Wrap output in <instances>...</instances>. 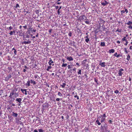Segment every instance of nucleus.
Returning <instances> with one entry per match:
<instances>
[{
	"label": "nucleus",
	"mask_w": 132,
	"mask_h": 132,
	"mask_svg": "<svg viewBox=\"0 0 132 132\" xmlns=\"http://www.w3.org/2000/svg\"><path fill=\"white\" fill-rule=\"evenodd\" d=\"M106 117V116L105 114L101 115L99 117V118L101 119V121H100L102 123L104 122L105 120V118Z\"/></svg>",
	"instance_id": "obj_1"
},
{
	"label": "nucleus",
	"mask_w": 132,
	"mask_h": 132,
	"mask_svg": "<svg viewBox=\"0 0 132 132\" xmlns=\"http://www.w3.org/2000/svg\"><path fill=\"white\" fill-rule=\"evenodd\" d=\"M126 24L129 25V26L127 27V28L129 29H132V22L130 21H129L128 22L126 23Z\"/></svg>",
	"instance_id": "obj_2"
},
{
	"label": "nucleus",
	"mask_w": 132,
	"mask_h": 132,
	"mask_svg": "<svg viewBox=\"0 0 132 132\" xmlns=\"http://www.w3.org/2000/svg\"><path fill=\"white\" fill-rule=\"evenodd\" d=\"M124 71V70L123 69L121 68L118 71V75L119 76H122Z\"/></svg>",
	"instance_id": "obj_3"
},
{
	"label": "nucleus",
	"mask_w": 132,
	"mask_h": 132,
	"mask_svg": "<svg viewBox=\"0 0 132 132\" xmlns=\"http://www.w3.org/2000/svg\"><path fill=\"white\" fill-rule=\"evenodd\" d=\"M79 19L80 21H83L84 19L86 20L87 19L86 17L84 15H82L80 16L78 18Z\"/></svg>",
	"instance_id": "obj_4"
},
{
	"label": "nucleus",
	"mask_w": 132,
	"mask_h": 132,
	"mask_svg": "<svg viewBox=\"0 0 132 132\" xmlns=\"http://www.w3.org/2000/svg\"><path fill=\"white\" fill-rule=\"evenodd\" d=\"M15 92H14V90H12L11 91V92L10 93V95L9 96V97H10L11 98H12L13 97V95H14V93Z\"/></svg>",
	"instance_id": "obj_5"
},
{
	"label": "nucleus",
	"mask_w": 132,
	"mask_h": 132,
	"mask_svg": "<svg viewBox=\"0 0 132 132\" xmlns=\"http://www.w3.org/2000/svg\"><path fill=\"white\" fill-rule=\"evenodd\" d=\"M109 3V2H106L105 1H104V2L101 3V4L103 6H105L106 5L108 4Z\"/></svg>",
	"instance_id": "obj_6"
},
{
	"label": "nucleus",
	"mask_w": 132,
	"mask_h": 132,
	"mask_svg": "<svg viewBox=\"0 0 132 132\" xmlns=\"http://www.w3.org/2000/svg\"><path fill=\"white\" fill-rule=\"evenodd\" d=\"M104 127L105 129V132H109V131L108 130V127L106 125V126L105 125L104 126Z\"/></svg>",
	"instance_id": "obj_7"
},
{
	"label": "nucleus",
	"mask_w": 132,
	"mask_h": 132,
	"mask_svg": "<svg viewBox=\"0 0 132 132\" xmlns=\"http://www.w3.org/2000/svg\"><path fill=\"white\" fill-rule=\"evenodd\" d=\"M105 64V62H103L102 63H99V65L101 66V67H105L106 66Z\"/></svg>",
	"instance_id": "obj_8"
},
{
	"label": "nucleus",
	"mask_w": 132,
	"mask_h": 132,
	"mask_svg": "<svg viewBox=\"0 0 132 132\" xmlns=\"http://www.w3.org/2000/svg\"><path fill=\"white\" fill-rule=\"evenodd\" d=\"M67 59L69 61H72L73 60V59L71 56L69 57H67Z\"/></svg>",
	"instance_id": "obj_9"
},
{
	"label": "nucleus",
	"mask_w": 132,
	"mask_h": 132,
	"mask_svg": "<svg viewBox=\"0 0 132 132\" xmlns=\"http://www.w3.org/2000/svg\"><path fill=\"white\" fill-rule=\"evenodd\" d=\"M23 93H24V94L25 95H27V94L26 91V89H21L20 90Z\"/></svg>",
	"instance_id": "obj_10"
},
{
	"label": "nucleus",
	"mask_w": 132,
	"mask_h": 132,
	"mask_svg": "<svg viewBox=\"0 0 132 132\" xmlns=\"http://www.w3.org/2000/svg\"><path fill=\"white\" fill-rule=\"evenodd\" d=\"M54 63V62L53 61H52V60L51 58H50V60L48 62V63L49 64L51 65H52V63Z\"/></svg>",
	"instance_id": "obj_11"
},
{
	"label": "nucleus",
	"mask_w": 132,
	"mask_h": 132,
	"mask_svg": "<svg viewBox=\"0 0 132 132\" xmlns=\"http://www.w3.org/2000/svg\"><path fill=\"white\" fill-rule=\"evenodd\" d=\"M31 43V42L30 41H23L22 43L23 44H30Z\"/></svg>",
	"instance_id": "obj_12"
},
{
	"label": "nucleus",
	"mask_w": 132,
	"mask_h": 132,
	"mask_svg": "<svg viewBox=\"0 0 132 132\" xmlns=\"http://www.w3.org/2000/svg\"><path fill=\"white\" fill-rule=\"evenodd\" d=\"M12 115L13 116L15 117H17L18 116V114L17 113H14V112H13L12 113Z\"/></svg>",
	"instance_id": "obj_13"
},
{
	"label": "nucleus",
	"mask_w": 132,
	"mask_h": 132,
	"mask_svg": "<svg viewBox=\"0 0 132 132\" xmlns=\"http://www.w3.org/2000/svg\"><path fill=\"white\" fill-rule=\"evenodd\" d=\"M114 51V50L113 49H112L109 50V52L110 53H113Z\"/></svg>",
	"instance_id": "obj_14"
},
{
	"label": "nucleus",
	"mask_w": 132,
	"mask_h": 132,
	"mask_svg": "<svg viewBox=\"0 0 132 132\" xmlns=\"http://www.w3.org/2000/svg\"><path fill=\"white\" fill-rule=\"evenodd\" d=\"M16 101L18 102L19 103H21L22 101V99L20 98H17L16 99Z\"/></svg>",
	"instance_id": "obj_15"
},
{
	"label": "nucleus",
	"mask_w": 132,
	"mask_h": 132,
	"mask_svg": "<svg viewBox=\"0 0 132 132\" xmlns=\"http://www.w3.org/2000/svg\"><path fill=\"white\" fill-rule=\"evenodd\" d=\"M96 124H97L98 125H101V123H100L98 119L96 121Z\"/></svg>",
	"instance_id": "obj_16"
},
{
	"label": "nucleus",
	"mask_w": 132,
	"mask_h": 132,
	"mask_svg": "<svg viewBox=\"0 0 132 132\" xmlns=\"http://www.w3.org/2000/svg\"><path fill=\"white\" fill-rule=\"evenodd\" d=\"M14 97H16L17 96H19V95L18 93H17L15 92L14 93Z\"/></svg>",
	"instance_id": "obj_17"
},
{
	"label": "nucleus",
	"mask_w": 132,
	"mask_h": 132,
	"mask_svg": "<svg viewBox=\"0 0 132 132\" xmlns=\"http://www.w3.org/2000/svg\"><path fill=\"white\" fill-rule=\"evenodd\" d=\"M65 85L66 84L64 83L62 84V85H61V86L63 88H64Z\"/></svg>",
	"instance_id": "obj_18"
},
{
	"label": "nucleus",
	"mask_w": 132,
	"mask_h": 132,
	"mask_svg": "<svg viewBox=\"0 0 132 132\" xmlns=\"http://www.w3.org/2000/svg\"><path fill=\"white\" fill-rule=\"evenodd\" d=\"M52 67L50 65L48 66V67L46 69V70L47 71H49L50 70V69H51Z\"/></svg>",
	"instance_id": "obj_19"
},
{
	"label": "nucleus",
	"mask_w": 132,
	"mask_h": 132,
	"mask_svg": "<svg viewBox=\"0 0 132 132\" xmlns=\"http://www.w3.org/2000/svg\"><path fill=\"white\" fill-rule=\"evenodd\" d=\"M100 45H101V46H105V43L104 42H101Z\"/></svg>",
	"instance_id": "obj_20"
},
{
	"label": "nucleus",
	"mask_w": 132,
	"mask_h": 132,
	"mask_svg": "<svg viewBox=\"0 0 132 132\" xmlns=\"http://www.w3.org/2000/svg\"><path fill=\"white\" fill-rule=\"evenodd\" d=\"M30 81L29 80H28L27 81V83L26 84V85L29 86L30 85Z\"/></svg>",
	"instance_id": "obj_21"
},
{
	"label": "nucleus",
	"mask_w": 132,
	"mask_h": 132,
	"mask_svg": "<svg viewBox=\"0 0 132 132\" xmlns=\"http://www.w3.org/2000/svg\"><path fill=\"white\" fill-rule=\"evenodd\" d=\"M130 56L129 54H128L127 56V57L126 59L128 61H129V60H130Z\"/></svg>",
	"instance_id": "obj_22"
},
{
	"label": "nucleus",
	"mask_w": 132,
	"mask_h": 132,
	"mask_svg": "<svg viewBox=\"0 0 132 132\" xmlns=\"http://www.w3.org/2000/svg\"><path fill=\"white\" fill-rule=\"evenodd\" d=\"M67 65V63H63L62 65V67H65Z\"/></svg>",
	"instance_id": "obj_23"
},
{
	"label": "nucleus",
	"mask_w": 132,
	"mask_h": 132,
	"mask_svg": "<svg viewBox=\"0 0 132 132\" xmlns=\"http://www.w3.org/2000/svg\"><path fill=\"white\" fill-rule=\"evenodd\" d=\"M85 42L87 43H88L89 41V38H86L85 40Z\"/></svg>",
	"instance_id": "obj_24"
},
{
	"label": "nucleus",
	"mask_w": 132,
	"mask_h": 132,
	"mask_svg": "<svg viewBox=\"0 0 132 132\" xmlns=\"http://www.w3.org/2000/svg\"><path fill=\"white\" fill-rule=\"evenodd\" d=\"M81 69L79 70L78 72V74L81 75Z\"/></svg>",
	"instance_id": "obj_25"
},
{
	"label": "nucleus",
	"mask_w": 132,
	"mask_h": 132,
	"mask_svg": "<svg viewBox=\"0 0 132 132\" xmlns=\"http://www.w3.org/2000/svg\"><path fill=\"white\" fill-rule=\"evenodd\" d=\"M16 8L17 9H19L20 6L18 4H17L16 6Z\"/></svg>",
	"instance_id": "obj_26"
},
{
	"label": "nucleus",
	"mask_w": 132,
	"mask_h": 132,
	"mask_svg": "<svg viewBox=\"0 0 132 132\" xmlns=\"http://www.w3.org/2000/svg\"><path fill=\"white\" fill-rule=\"evenodd\" d=\"M38 131L39 132H44V130L41 129H39Z\"/></svg>",
	"instance_id": "obj_27"
},
{
	"label": "nucleus",
	"mask_w": 132,
	"mask_h": 132,
	"mask_svg": "<svg viewBox=\"0 0 132 132\" xmlns=\"http://www.w3.org/2000/svg\"><path fill=\"white\" fill-rule=\"evenodd\" d=\"M94 81L97 84H98V82H97L98 80L97 79H96L95 78H94Z\"/></svg>",
	"instance_id": "obj_28"
},
{
	"label": "nucleus",
	"mask_w": 132,
	"mask_h": 132,
	"mask_svg": "<svg viewBox=\"0 0 132 132\" xmlns=\"http://www.w3.org/2000/svg\"><path fill=\"white\" fill-rule=\"evenodd\" d=\"M122 40L123 41L127 40L126 39V37H124L122 39Z\"/></svg>",
	"instance_id": "obj_29"
},
{
	"label": "nucleus",
	"mask_w": 132,
	"mask_h": 132,
	"mask_svg": "<svg viewBox=\"0 0 132 132\" xmlns=\"http://www.w3.org/2000/svg\"><path fill=\"white\" fill-rule=\"evenodd\" d=\"M68 35L70 36V37H71V36H72V33L71 32H69V33L68 34Z\"/></svg>",
	"instance_id": "obj_30"
},
{
	"label": "nucleus",
	"mask_w": 132,
	"mask_h": 132,
	"mask_svg": "<svg viewBox=\"0 0 132 132\" xmlns=\"http://www.w3.org/2000/svg\"><path fill=\"white\" fill-rule=\"evenodd\" d=\"M7 77L9 79L10 78H11V75H9L8 76H7Z\"/></svg>",
	"instance_id": "obj_31"
},
{
	"label": "nucleus",
	"mask_w": 132,
	"mask_h": 132,
	"mask_svg": "<svg viewBox=\"0 0 132 132\" xmlns=\"http://www.w3.org/2000/svg\"><path fill=\"white\" fill-rule=\"evenodd\" d=\"M108 122L110 123L111 124H112V121L111 120H109V121H108Z\"/></svg>",
	"instance_id": "obj_32"
},
{
	"label": "nucleus",
	"mask_w": 132,
	"mask_h": 132,
	"mask_svg": "<svg viewBox=\"0 0 132 132\" xmlns=\"http://www.w3.org/2000/svg\"><path fill=\"white\" fill-rule=\"evenodd\" d=\"M62 100V98H61V99H60L59 98H56V101H60V100Z\"/></svg>",
	"instance_id": "obj_33"
},
{
	"label": "nucleus",
	"mask_w": 132,
	"mask_h": 132,
	"mask_svg": "<svg viewBox=\"0 0 132 132\" xmlns=\"http://www.w3.org/2000/svg\"><path fill=\"white\" fill-rule=\"evenodd\" d=\"M125 11L124 10H122V11H121V14H123V13H125Z\"/></svg>",
	"instance_id": "obj_34"
},
{
	"label": "nucleus",
	"mask_w": 132,
	"mask_h": 132,
	"mask_svg": "<svg viewBox=\"0 0 132 132\" xmlns=\"http://www.w3.org/2000/svg\"><path fill=\"white\" fill-rule=\"evenodd\" d=\"M74 97L75 98H77V100H79V97L78 96H77V95H76L74 96Z\"/></svg>",
	"instance_id": "obj_35"
},
{
	"label": "nucleus",
	"mask_w": 132,
	"mask_h": 132,
	"mask_svg": "<svg viewBox=\"0 0 132 132\" xmlns=\"http://www.w3.org/2000/svg\"><path fill=\"white\" fill-rule=\"evenodd\" d=\"M58 95L59 96H61L62 95V94H61V93L60 92H58Z\"/></svg>",
	"instance_id": "obj_36"
},
{
	"label": "nucleus",
	"mask_w": 132,
	"mask_h": 132,
	"mask_svg": "<svg viewBox=\"0 0 132 132\" xmlns=\"http://www.w3.org/2000/svg\"><path fill=\"white\" fill-rule=\"evenodd\" d=\"M85 22L87 24H90L89 22L88 21H85Z\"/></svg>",
	"instance_id": "obj_37"
},
{
	"label": "nucleus",
	"mask_w": 132,
	"mask_h": 132,
	"mask_svg": "<svg viewBox=\"0 0 132 132\" xmlns=\"http://www.w3.org/2000/svg\"><path fill=\"white\" fill-rule=\"evenodd\" d=\"M119 91L118 90H116L114 91V93L117 94L119 93Z\"/></svg>",
	"instance_id": "obj_38"
},
{
	"label": "nucleus",
	"mask_w": 132,
	"mask_h": 132,
	"mask_svg": "<svg viewBox=\"0 0 132 132\" xmlns=\"http://www.w3.org/2000/svg\"><path fill=\"white\" fill-rule=\"evenodd\" d=\"M9 34L10 35H12L13 34V32H12V31H11Z\"/></svg>",
	"instance_id": "obj_39"
},
{
	"label": "nucleus",
	"mask_w": 132,
	"mask_h": 132,
	"mask_svg": "<svg viewBox=\"0 0 132 132\" xmlns=\"http://www.w3.org/2000/svg\"><path fill=\"white\" fill-rule=\"evenodd\" d=\"M125 12H126V13H128V11L127 10V9H125Z\"/></svg>",
	"instance_id": "obj_40"
},
{
	"label": "nucleus",
	"mask_w": 132,
	"mask_h": 132,
	"mask_svg": "<svg viewBox=\"0 0 132 132\" xmlns=\"http://www.w3.org/2000/svg\"><path fill=\"white\" fill-rule=\"evenodd\" d=\"M117 52L116 53L114 54L113 55L117 57Z\"/></svg>",
	"instance_id": "obj_41"
},
{
	"label": "nucleus",
	"mask_w": 132,
	"mask_h": 132,
	"mask_svg": "<svg viewBox=\"0 0 132 132\" xmlns=\"http://www.w3.org/2000/svg\"><path fill=\"white\" fill-rule=\"evenodd\" d=\"M14 54L15 55L16 54L17 51L16 50L14 51Z\"/></svg>",
	"instance_id": "obj_42"
},
{
	"label": "nucleus",
	"mask_w": 132,
	"mask_h": 132,
	"mask_svg": "<svg viewBox=\"0 0 132 132\" xmlns=\"http://www.w3.org/2000/svg\"><path fill=\"white\" fill-rule=\"evenodd\" d=\"M121 56V55L120 54H118V55H117V57H118L120 56Z\"/></svg>",
	"instance_id": "obj_43"
},
{
	"label": "nucleus",
	"mask_w": 132,
	"mask_h": 132,
	"mask_svg": "<svg viewBox=\"0 0 132 132\" xmlns=\"http://www.w3.org/2000/svg\"><path fill=\"white\" fill-rule=\"evenodd\" d=\"M9 28L10 30H11L13 29V28L11 26H10Z\"/></svg>",
	"instance_id": "obj_44"
},
{
	"label": "nucleus",
	"mask_w": 132,
	"mask_h": 132,
	"mask_svg": "<svg viewBox=\"0 0 132 132\" xmlns=\"http://www.w3.org/2000/svg\"><path fill=\"white\" fill-rule=\"evenodd\" d=\"M2 110L0 111V116H1V115L2 114Z\"/></svg>",
	"instance_id": "obj_45"
},
{
	"label": "nucleus",
	"mask_w": 132,
	"mask_h": 132,
	"mask_svg": "<svg viewBox=\"0 0 132 132\" xmlns=\"http://www.w3.org/2000/svg\"><path fill=\"white\" fill-rule=\"evenodd\" d=\"M36 78H37L38 76L37 75H35L34 76Z\"/></svg>",
	"instance_id": "obj_46"
},
{
	"label": "nucleus",
	"mask_w": 132,
	"mask_h": 132,
	"mask_svg": "<svg viewBox=\"0 0 132 132\" xmlns=\"http://www.w3.org/2000/svg\"><path fill=\"white\" fill-rule=\"evenodd\" d=\"M68 69H70L71 68V66L70 65H68Z\"/></svg>",
	"instance_id": "obj_47"
},
{
	"label": "nucleus",
	"mask_w": 132,
	"mask_h": 132,
	"mask_svg": "<svg viewBox=\"0 0 132 132\" xmlns=\"http://www.w3.org/2000/svg\"><path fill=\"white\" fill-rule=\"evenodd\" d=\"M23 27L25 29H26L27 28V25H26L25 26H23Z\"/></svg>",
	"instance_id": "obj_48"
},
{
	"label": "nucleus",
	"mask_w": 132,
	"mask_h": 132,
	"mask_svg": "<svg viewBox=\"0 0 132 132\" xmlns=\"http://www.w3.org/2000/svg\"><path fill=\"white\" fill-rule=\"evenodd\" d=\"M60 10H58L57 11V14L59 15L60 14Z\"/></svg>",
	"instance_id": "obj_49"
},
{
	"label": "nucleus",
	"mask_w": 132,
	"mask_h": 132,
	"mask_svg": "<svg viewBox=\"0 0 132 132\" xmlns=\"http://www.w3.org/2000/svg\"><path fill=\"white\" fill-rule=\"evenodd\" d=\"M5 80H6L7 81L9 79L7 77V76L5 77Z\"/></svg>",
	"instance_id": "obj_50"
},
{
	"label": "nucleus",
	"mask_w": 132,
	"mask_h": 132,
	"mask_svg": "<svg viewBox=\"0 0 132 132\" xmlns=\"http://www.w3.org/2000/svg\"><path fill=\"white\" fill-rule=\"evenodd\" d=\"M34 81V80H33L32 79H31L30 80V82H31V83L32 84L33 82Z\"/></svg>",
	"instance_id": "obj_51"
},
{
	"label": "nucleus",
	"mask_w": 132,
	"mask_h": 132,
	"mask_svg": "<svg viewBox=\"0 0 132 132\" xmlns=\"http://www.w3.org/2000/svg\"><path fill=\"white\" fill-rule=\"evenodd\" d=\"M126 43L125 44V45H127L128 43V42L127 40L126 41Z\"/></svg>",
	"instance_id": "obj_52"
},
{
	"label": "nucleus",
	"mask_w": 132,
	"mask_h": 132,
	"mask_svg": "<svg viewBox=\"0 0 132 132\" xmlns=\"http://www.w3.org/2000/svg\"><path fill=\"white\" fill-rule=\"evenodd\" d=\"M33 84L34 85H35L36 84V81H34L33 83Z\"/></svg>",
	"instance_id": "obj_53"
},
{
	"label": "nucleus",
	"mask_w": 132,
	"mask_h": 132,
	"mask_svg": "<svg viewBox=\"0 0 132 132\" xmlns=\"http://www.w3.org/2000/svg\"><path fill=\"white\" fill-rule=\"evenodd\" d=\"M24 68L26 69H28V68L25 65L24 66Z\"/></svg>",
	"instance_id": "obj_54"
},
{
	"label": "nucleus",
	"mask_w": 132,
	"mask_h": 132,
	"mask_svg": "<svg viewBox=\"0 0 132 132\" xmlns=\"http://www.w3.org/2000/svg\"><path fill=\"white\" fill-rule=\"evenodd\" d=\"M52 29H50L49 30V33H51V32H52Z\"/></svg>",
	"instance_id": "obj_55"
},
{
	"label": "nucleus",
	"mask_w": 132,
	"mask_h": 132,
	"mask_svg": "<svg viewBox=\"0 0 132 132\" xmlns=\"http://www.w3.org/2000/svg\"><path fill=\"white\" fill-rule=\"evenodd\" d=\"M84 129L86 131H88V128H85Z\"/></svg>",
	"instance_id": "obj_56"
},
{
	"label": "nucleus",
	"mask_w": 132,
	"mask_h": 132,
	"mask_svg": "<svg viewBox=\"0 0 132 132\" xmlns=\"http://www.w3.org/2000/svg\"><path fill=\"white\" fill-rule=\"evenodd\" d=\"M117 43L119 44L120 43V41L118 40L117 42Z\"/></svg>",
	"instance_id": "obj_57"
},
{
	"label": "nucleus",
	"mask_w": 132,
	"mask_h": 132,
	"mask_svg": "<svg viewBox=\"0 0 132 132\" xmlns=\"http://www.w3.org/2000/svg\"><path fill=\"white\" fill-rule=\"evenodd\" d=\"M59 8V6H55V9H57Z\"/></svg>",
	"instance_id": "obj_58"
},
{
	"label": "nucleus",
	"mask_w": 132,
	"mask_h": 132,
	"mask_svg": "<svg viewBox=\"0 0 132 132\" xmlns=\"http://www.w3.org/2000/svg\"><path fill=\"white\" fill-rule=\"evenodd\" d=\"M76 65L78 66H80V65H79V64L78 63H76Z\"/></svg>",
	"instance_id": "obj_59"
},
{
	"label": "nucleus",
	"mask_w": 132,
	"mask_h": 132,
	"mask_svg": "<svg viewBox=\"0 0 132 132\" xmlns=\"http://www.w3.org/2000/svg\"><path fill=\"white\" fill-rule=\"evenodd\" d=\"M76 69L75 68H73V69H72V70L73 71H76Z\"/></svg>",
	"instance_id": "obj_60"
},
{
	"label": "nucleus",
	"mask_w": 132,
	"mask_h": 132,
	"mask_svg": "<svg viewBox=\"0 0 132 132\" xmlns=\"http://www.w3.org/2000/svg\"><path fill=\"white\" fill-rule=\"evenodd\" d=\"M87 61V60H84L83 61V63H85V61Z\"/></svg>",
	"instance_id": "obj_61"
},
{
	"label": "nucleus",
	"mask_w": 132,
	"mask_h": 132,
	"mask_svg": "<svg viewBox=\"0 0 132 132\" xmlns=\"http://www.w3.org/2000/svg\"><path fill=\"white\" fill-rule=\"evenodd\" d=\"M14 97V96H13H13L12 98H11L12 99L13 101L15 100V98Z\"/></svg>",
	"instance_id": "obj_62"
},
{
	"label": "nucleus",
	"mask_w": 132,
	"mask_h": 132,
	"mask_svg": "<svg viewBox=\"0 0 132 132\" xmlns=\"http://www.w3.org/2000/svg\"><path fill=\"white\" fill-rule=\"evenodd\" d=\"M34 132H38V131L36 129H35Z\"/></svg>",
	"instance_id": "obj_63"
},
{
	"label": "nucleus",
	"mask_w": 132,
	"mask_h": 132,
	"mask_svg": "<svg viewBox=\"0 0 132 132\" xmlns=\"http://www.w3.org/2000/svg\"><path fill=\"white\" fill-rule=\"evenodd\" d=\"M26 70L25 69H24L23 70V72H25L26 71Z\"/></svg>",
	"instance_id": "obj_64"
}]
</instances>
